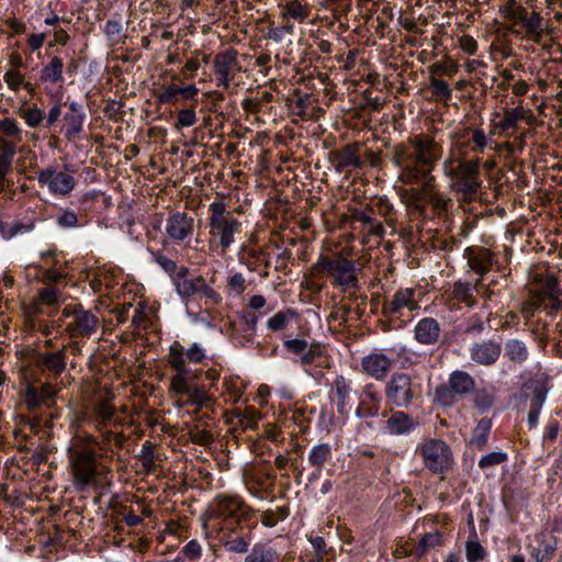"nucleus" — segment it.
Wrapping results in <instances>:
<instances>
[{
    "mask_svg": "<svg viewBox=\"0 0 562 562\" xmlns=\"http://www.w3.org/2000/svg\"><path fill=\"white\" fill-rule=\"evenodd\" d=\"M488 145L487 136L484 131L476 128L472 132L471 137V151L474 154H483L484 149Z\"/></svg>",
    "mask_w": 562,
    "mask_h": 562,
    "instance_id": "obj_51",
    "label": "nucleus"
},
{
    "mask_svg": "<svg viewBox=\"0 0 562 562\" xmlns=\"http://www.w3.org/2000/svg\"><path fill=\"white\" fill-rule=\"evenodd\" d=\"M427 203L432 207L437 216L446 215L452 206V200L446 193L440 192L435 187V178L426 179Z\"/></svg>",
    "mask_w": 562,
    "mask_h": 562,
    "instance_id": "obj_26",
    "label": "nucleus"
},
{
    "mask_svg": "<svg viewBox=\"0 0 562 562\" xmlns=\"http://www.w3.org/2000/svg\"><path fill=\"white\" fill-rule=\"evenodd\" d=\"M430 89H431V92H432L434 97L437 100L448 101V100L451 99L452 91L448 87V85H447V82L445 80L437 79V78H431V80H430Z\"/></svg>",
    "mask_w": 562,
    "mask_h": 562,
    "instance_id": "obj_50",
    "label": "nucleus"
},
{
    "mask_svg": "<svg viewBox=\"0 0 562 562\" xmlns=\"http://www.w3.org/2000/svg\"><path fill=\"white\" fill-rule=\"evenodd\" d=\"M19 113L25 124L31 128L40 126L46 117L44 111H42L36 104L21 108Z\"/></svg>",
    "mask_w": 562,
    "mask_h": 562,
    "instance_id": "obj_43",
    "label": "nucleus"
},
{
    "mask_svg": "<svg viewBox=\"0 0 562 562\" xmlns=\"http://www.w3.org/2000/svg\"><path fill=\"white\" fill-rule=\"evenodd\" d=\"M420 188L404 189L401 192V199L406 204L408 212L423 215L425 213V203H427L426 178H422Z\"/></svg>",
    "mask_w": 562,
    "mask_h": 562,
    "instance_id": "obj_24",
    "label": "nucleus"
},
{
    "mask_svg": "<svg viewBox=\"0 0 562 562\" xmlns=\"http://www.w3.org/2000/svg\"><path fill=\"white\" fill-rule=\"evenodd\" d=\"M165 232L172 241L183 243L193 235L194 220L186 212H173L166 220Z\"/></svg>",
    "mask_w": 562,
    "mask_h": 562,
    "instance_id": "obj_15",
    "label": "nucleus"
},
{
    "mask_svg": "<svg viewBox=\"0 0 562 562\" xmlns=\"http://www.w3.org/2000/svg\"><path fill=\"white\" fill-rule=\"evenodd\" d=\"M473 378L464 371H453L449 378V386L456 394L463 395L471 393L474 389Z\"/></svg>",
    "mask_w": 562,
    "mask_h": 562,
    "instance_id": "obj_35",
    "label": "nucleus"
},
{
    "mask_svg": "<svg viewBox=\"0 0 562 562\" xmlns=\"http://www.w3.org/2000/svg\"><path fill=\"white\" fill-rule=\"evenodd\" d=\"M415 452L420 457L425 468L432 473L442 474L452 467V451L441 439H425L417 445Z\"/></svg>",
    "mask_w": 562,
    "mask_h": 562,
    "instance_id": "obj_7",
    "label": "nucleus"
},
{
    "mask_svg": "<svg viewBox=\"0 0 562 562\" xmlns=\"http://www.w3.org/2000/svg\"><path fill=\"white\" fill-rule=\"evenodd\" d=\"M196 123V114L193 109L180 110L177 114L176 127H190Z\"/></svg>",
    "mask_w": 562,
    "mask_h": 562,
    "instance_id": "obj_56",
    "label": "nucleus"
},
{
    "mask_svg": "<svg viewBox=\"0 0 562 562\" xmlns=\"http://www.w3.org/2000/svg\"><path fill=\"white\" fill-rule=\"evenodd\" d=\"M352 392V383L342 375H338L331 386L330 397L337 405V412L341 416L348 414V405L350 402V394Z\"/></svg>",
    "mask_w": 562,
    "mask_h": 562,
    "instance_id": "obj_22",
    "label": "nucleus"
},
{
    "mask_svg": "<svg viewBox=\"0 0 562 562\" xmlns=\"http://www.w3.org/2000/svg\"><path fill=\"white\" fill-rule=\"evenodd\" d=\"M505 357L514 363L521 364L529 357V350L527 345L517 338H513L506 341L505 347Z\"/></svg>",
    "mask_w": 562,
    "mask_h": 562,
    "instance_id": "obj_34",
    "label": "nucleus"
},
{
    "mask_svg": "<svg viewBox=\"0 0 562 562\" xmlns=\"http://www.w3.org/2000/svg\"><path fill=\"white\" fill-rule=\"evenodd\" d=\"M228 290L240 295L246 290V280L241 273L233 274L227 283Z\"/></svg>",
    "mask_w": 562,
    "mask_h": 562,
    "instance_id": "obj_61",
    "label": "nucleus"
},
{
    "mask_svg": "<svg viewBox=\"0 0 562 562\" xmlns=\"http://www.w3.org/2000/svg\"><path fill=\"white\" fill-rule=\"evenodd\" d=\"M58 390L50 383H42L38 387L35 385H26L23 392V400L30 411L37 409L42 406L50 408L55 404V397Z\"/></svg>",
    "mask_w": 562,
    "mask_h": 562,
    "instance_id": "obj_17",
    "label": "nucleus"
},
{
    "mask_svg": "<svg viewBox=\"0 0 562 562\" xmlns=\"http://www.w3.org/2000/svg\"><path fill=\"white\" fill-rule=\"evenodd\" d=\"M490 430L491 422L488 419H481L474 428L471 442L477 448H482L487 442Z\"/></svg>",
    "mask_w": 562,
    "mask_h": 562,
    "instance_id": "obj_44",
    "label": "nucleus"
},
{
    "mask_svg": "<svg viewBox=\"0 0 562 562\" xmlns=\"http://www.w3.org/2000/svg\"><path fill=\"white\" fill-rule=\"evenodd\" d=\"M3 80L8 88L13 91H18L21 87L32 90L31 83L25 82L23 75L16 70L10 69L5 71L3 75Z\"/></svg>",
    "mask_w": 562,
    "mask_h": 562,
    "instance_id": "obj_48",
    "label": "nucleus"
},
{
    "mask_svg": "<svg viewBox=\"0 0 562 562\" xmlns=\"http://www.w3.org/2000/svg\"><path fill=\"white\" fill-rule=\"evenodd\" d=\"M172 281L177 294L186 303L194 297L204 299L207 305H217L222 302V295L202 276L190 273L186 267L179 268Z\"/></svg>",
    "mask_w": 562,
    "mask_h": 562,
    "instance_id": "obj_6",
    "label": "nucleus"
},
{
    "mask_svg": "<svg viewBox=\"0 0 562 562\" xmlns=\"http://www.w3.org/2000/svg\"><path fill=\"white\" fill-rule=\"evenodd\" d=\"M357 145H347L341 149L329 153V160L337 172L341 173L350 169H360L363 165L358 156Z\"/></svg>",
    "mask_w": 562,
    "mask_h": 562,
    "instance_id": "obj_21",
    "label": "nucleus"
},
{
    "mask_svg": "<svg viewBox=\"0 0 562 562\" xmlns=\"http://www.w3.org/2000/svg\"><path fill=\"white\" fill-rule=\"evenodd\" d=\"M404 307L409 311L419 308L418 302L415 300V290L412 288L397 290L392 300L384 303V311L389 315L397 314Z\"/></svg>",
    "mask_w": 562,
    "mask_h": 562,
    "instance_id": "obj_23",
    "label": "nucleus"
},
{
    "mask_svg": "<svg viewBox=\"0 0 562 562\" xmlns=\"http://www.w3.org/2000/svg\"><path fill=\"white\" fill-rule=\"evenodd\" d=\"M252 513L254 510L237 494L217 495L209 506L211 518L231 519L237 524L249 520Z\"/></svg>",
    "mask_w": 562,
    "mask_h": 562,
    "instance_id": "obj_8",
    "label": "nucleus"
},
{
    "mask_svg": "<svg viewBox=\"0 0 562 562\" xmlns=\"http://www.w3.org/2000/svg\"><path fill=\"white\" fill-rule=\"evenodd\" d=\"M245 562H279V555L272 548L255 544Z\"/></svg>",
    "mask_w": 562,
    "mask_h": 562,
    "instance_id": "obj_42",
    "label": "nucleus"
},
{
    "mask_svg": "<svg viewBox=\"0 0 562 562\" xmlns=\"http://www.w3.org/2000/svg\"><path fill=\"white\" fill-rule=\"evenodd\" d=\"M283 10L284 16L291 18L299 22H303L308 15L307 8L302 5L297 0H292L288 2L284 5Z\"/></svg>",
    "mask_w": 562,
    "mask_h": 562,
    "instance_id": "obj_45",
    "label": "nucleus"
},
{
    "mask_svg": "<svg viewBox=\"0 0 562 562\" xmlns=\"http://www.w3.org/2000/svg\"><path fill=\"white\" fill-rule=\"evenodd\" d=\"M176 373L170 379V391L173 395H186L189 393L190 389V380L196 376L202 370H196L195 372H182L175 371Z\"/></svg>",
    "mask_w": 562,
    "mask_h": 562,
    "instance_id": "obj_36",
    "label": "nucleus"
},
{
    "mask_svg": "<svg viewBox=\"0 0 562 562\" xmlns=\"http://www.w3.org/2000/svg\"><path fill=\"white\" fill-rule=\"evenodd\" d=\"M472 362L482 367H491L497 362L502 353V345L493 339H481L469 346Z\"/></svg>",
    "mask_w": 562,
    "mask_h": 562,
    "instance_id": "obj_16",
    "label": "nucleus"
},
{
    "mask_svg": "<svg viewBox=\"0 0 562 562\" xmlns=\"http://www.w3.org/2000/svg\"><path fill=\"white\" fill-rule=\"evenodd\" d=\"M464 144L452 143L448 157L442 162V172L450 180V188L465 198L473 196L481 187L480 160H463Z\"/></svg>",
    "mask_w": 562,
    "mask_h": 562,
    "instance_id": "obj_3",
    "label": "nucleus"
},
{
    "mask_svg": "<svg viewBox=\"0 0 562 562\" xmlns=\"http://www.w3.org/2000/svg\"><path fill=\"white\" fill-rule=\"evenodd\" d=\"M315 276L326 277L334 288L344 291L358 288L356 265L341 255L328 256L321 254L312 266Z\"/></svg>",
    "mask_w": 562,
    "mask_h": 562,
    "instance_id": "obj_4",
    "label": "nucleus"
},
{
    "mask_svg": "<svg viewBox=\"0 0 562 562\" xmlns=\"http://www.w3.org/2000/svg\"><path fill=\"white\" fill-rule=\"evenodd\" d=\"M37 181L54 195L66 196L76 186V179L71 173L48 167L37 171Z\"/></svg>",
    "mask_w": 562,
    "mask_h": 562,
    "instance_id": "obj_12",
    "label": "nucleus"
},
{
    "mask_svg": "<svg viewBox=\"0 0 562 562\" xmlns=\"http://www.w3.org/2000/svg\"><path fill=\"white\" fill-rule=\"evenodd\" d=\"M59 292L52 286L44 288L38 291L35 303L41 311L42 305L53 306L58 303Z\"/></svg>",
    "mask_w": 562,
    "mask_h": 562,
    "instance_id": "obj_46",
    "label": "nucleus"
},
{
    "mask_svg": "<svg viewBox=\"0 0 562 562\" xmlns=\"http://www.w3.org/2000/svg\"><path fill=\"white\" fill-rule=\"evenodd\" d=\"M67 134L75 136L82 130L83 117L81 115H71L66 117Z\"/></svg>",
    "mask_w": 562,
    "mask_h": 562,
    "instance_id": "obj_62",
    "label": "nucleus"
},
{
    "mask_svg": "<svg viewBox=\"0 0 562 562\" xmlns=\"http://www.w3.org/2000/svg\"><path fill=\"white\" fill-rule=\"evenodd\" d=\"M283 347L288 352L299 356L302 364H311L316 360V358H319L323 355V347L321 344H310L307 340L301 338L285 339L283 341Z\"/></svg>",
    "mask_w": 562,
    "mask_h": 562,
    "instance_id": "obj_20",
    "label": "nucleus"
},
{
    "mask_svg": "<svg viewBox=\"0 0 562 562\" xmlns=\"http://www.w3.org/2000/svg\"><path fill=\"white\" fill-rule=\"evenodd\" d=\"M296 317L297 313L294 310H283L269 317L266 321V327L271 331H280L285 329Z\"/></svg>",
    "mask_w": 562,
    "mask_h": 562,
    "instance_id": "obj_39",
    "label": "nucleus"
},
{
    "mask_svg": "<svg viewBox=\"0 0 562 562\" xmlns=\"http://www.w3.org/2000/svg\"><path fill=\"white\" fill-rule=\"evenodd\" d=\"M442 155V146L427 134H417L407 144L396 146L393 161L401 168L398 180L404 184H417L422 178H430L435 164Z\"/></svg>",
    "mask_w": 562,
    "mask_h": 562,
    "instance_id": "obj_1",
    "label": "nucleus"
},
{
    "mask_svg": "<svg viewBox=\"0 0 562 562\" xmlns=\"http://www.w3.org/2000/svg\"><path fill=\"white\" fill-rule=\"evenodd\" d=\"M34 222H23L21 220L0 221V234L3 238L10 239L18 235H22L33 231Z\"/></svg>",
    "mask_w": 562,
    "mask_h": 562,
    "instance_id": "obj_33",
    "label": "nucleus"
},
{
    "mask_svg": "<svg viewBox=\"0 0 562 562\" xmlns=\"http://www.w3.org/2000/svg\"><path fill=\"white\" fill-rule=\"evenodd\" d=\"M418 423L404 412H394L385 422L384 431L391 436L412 432Z\"/></svg>",
    "mask_w": 562,
    "mask_h": 562,
    "instance_id": "obj_27",
    "label": "nucleus"
},
{
    "mask_svg": "<svg viewBox=\"0 0 562 562\" xmlns=\"http://www.w3.org/2000/svg\"><path fill=\"white\" fill-rule=\"evenodd\" d=\"M361 369L369 376L381 381L394 366V359L380 350H374L361 359Z\"/></svg>",
    "mask_w": 562,
    "mask_h": 562,
    "instance_id": "obj_19",
    "label": "nucleus"
},
{
    "mask_svg": "<svg viewBox=\"0 0 562 562\" xmlns=\"http://www.w3.org/2000/svg\"><path fill=\"white\" fill-rule=\"evenodd\" d=\"M507 460V453L503 451H493L485 456H482L479 461V467L482 470H487L490 468L499 465Z\"/></svg>",
    "mask_w": 562,
    "mask_h": 562,
    "instance_id": "obj_49",
    "label": "nucleus"
},
{
    "mask_svg": "<svg viewBox=\"0 0 562 562\" xmlns=\"http://www.w3.org/2000/svg\"><path fill=\"white\" fill-rule=\"evenodd\" d=\"M238 70L237 52L229 48L218 53L214 58V74L216 76L217 86L228 89L233 78V72Z\"/></svg>",
    "mask_w": 562,
    "mask_h": 562,
    "instance_id": "obj_18",
    "label": "nucleus"
},
{
    "mask_svg": "<svg viewBox=\"0 0 562 562\" xmlns=\"http://www.w3.org/2000/svg\"><path fill=\"white\" fill-rule=\"evenodd\" d=\"M308 463L315 468L316 475H319L323 465L331 459V447L328 443H318L308 452Z\"/></svg>",
    "mask_w": 562,
    "mask_h": 562,
    "instance_id": "obj_37",
    "label": "nucleus"
},
{
    "mask_svg": "<svg viewBox=\"0 0 562 562\" xmlns=\"http://www.w3.org/2000/svg\"><path fill=\"white\" fill-rule=\"evenodd\" d=\"M557 541L551 538L542 541L539 548L532 552V555L537 562H547L553 557Z\"/></svg>",
    "mask_w": 562,
    "mask_h": 562,
    "instance_id": "obj_47",
    "label": "nucleus"
},
{
    "mask_svg": "<svg viewBox=\"0 0 562 562\" xmlns=\"http://www.w3.org/2000/svg\"><path fill=\"white\" fill-rule=\"evenodd\" d=\"M224 547L232 552L246 553L249 548V540L245 537H238L235 539H223Z\"/></svg>",
    "mask_w": 562,
    "mask_h": 562,
    "instance_id": "obj_54",
    "label": "nucleus"
},
{
    "mask_svg": "<svg viewBox=\"0 0 562 562\" xmlns=\"http://www.w3.org/2000/svg\"><path fill=\"white\" fill-rule=\"evenodd\" d=\"M539 292L549 300H557L560 292L557 278L554 276L547 277Z\"/></svg>",
    "mask_w": 562,
    "mask_h": 562,
    "instance_id": "obj_53",
    "label": "nucleus"
},
{
    "mask_svg": "<svg viewBox=\"0 0 562 562\" xmlns=\"http://www.w3.org/2000/svg\"><path fill=\"white\" fill-rule=\"evenodd\" d=\"M459 46L468 55H474L477 50V43L471 35H462L459 38Z\"/></svg>",
    "mask_w": 562,
    "mask_h": 562,
    "instance_id": "obj_63",
    "label": "nucleus"
},
{
    "mask_svg": "<svg viewBox=\"0 0 562 562\" xmlns=\"http://www.w3.org/2000/svg\"><path fill=\"white\" fill-rule=\"evenodd\" d=\"M465 554L467 560L469 562H479L484 558V549L476 541L468 542L465 548Z\"/></svg>",
    "mask_w": 562,
    "mask_h": 562,
    "instance_id": "obj_57",
    "label": "nucleus"
},
{
    "mask_svg": "<svg viewBox=\"0 0 562 562\" xmlns=\"http://www.w3.org/2000/svg\"><path fill=\"white\" fill-rule=\"evenodd\" d=\"M209 211L210 235L217 240L222 252H225L235 243V235L240 233L241 223L227 211L225 202L221 199L214 200Z\"/></svg>",
    "mask_w": 562,
    "mask_h": 562,
    "instance_id": "obj_5",
    "label": "nucleus"
},
{
    "mask_svg": "<svg viewBox=\"0 0 562 562\" xmlns=\"http://www.w3.org/2000/svg\"><path fill=\"white\" fill-rule=\"evenodd\" d=\"M23 140V131L20 123L13 117L0 120V180L3 179L4 169L9 168L18 151L16 147Z\"/></svg>",
    "mask_w": 562,
    "mask_h": 562,
    "instance_id": "obj_9",
    "label": "nucleus"
},
{
    "mask_svg": "<svg viewBox=\"0 0 562 562\" xmlns=\"http://www.w3.org/2000/svg\"><path fill=\"white\" fill-rule=\"evenodd\" d=\"M387 398L398 407L407 406L416 394L412 379L406 373H395L386 384Z\"/></svg>",
    "mask_w": 562,
    "mask_h": 562,
    "instance_id": "obj_13",
    "label": "nucleus"
},
{
    "mask_svg": "<svg viewBox=\"0 0 562 562\" xmlns=\"http://www.w3.org/2000/svg\"><path fill=\"white\" fill-rule=\"evenodd\" d=\"M181 553L187 555L190 560L198 561L202 555V547L193 539L182 548Z\"/></svg>",
    "mask_w": 562,
    "mask_h": 562,
    "instance_id": "obj_59",
    "label": "nucleus"
},
{
    "mask_svg": "<svg viewBox=\"0 0 562 562\" xmlns=\"http://www.w3.org/2000/svg\"><path fill=\"white\" fill-rule=\"evenodd\" d=\"M547 391L542 386H537L533 390V396L531 398L530 408L541 411L543 403L546 402Z\"/></svg>",
    "mask_w": 562,
    "mask_h": 562,
    "instance_id": "obj_64",
    "label": "nucleus"
},
{
    "mask_svg": "<svg viewBox=\"0 0 562 562\" xmlns=\"http://www.w3.org/2000/svg\"><path fill=\"white\" fill-rule=\"evenodd\" d=\"M527 9L516 0H507L498 9L502 18L510 21L513 24H519Z\"/></svg>",
    "mask_w": 562,
    "mask_h": 562,
    "instance_id": "obj_40",
    "label": "nucleus"
},
{
    "mask_svg": "<svg viewBox=\"0 0 562 562\" xmlns=\"http://www.w3.org/2000/svg\"><path fill=\"white\" fill-rule=\"evenodd\" d=\"M63 59L58 56H54L49 61L43 66L41 70V80L43 82L57 83L63 80Z\"/></svg>",
    "mask_w": 562,
    "mask_h": 562,
    "instance_id": "obj_38",
    "label": "nucleus"
},
{
    "mask_svg": "<svg viewBox=\"0 0 562 562\" xmlns=\"http://www.w3.org/2000/svg\"><path fill=\"white\" fill-rule=\"evenodd\" d=\"M213 403V397L209 395L202 386L194 385L190 389L189 393L187 394V401L181 404V406L194 405L199 408H202L207 407Z\"/></svg>",
    "mask_w": 562,
    "mask_h": 562,
    "instance_id": "obj_41",
    "label": "nucleus"
},
{
    "mask_svg": "<svg viewBox=\"0 0 562 562\" xmlns=\"http://www.w3.org/2000/svg\"><path fill=\"white\" fill-rule=\"evenodd\" d=\"M99 440L92 435H80L74 438L67 449L68 472L77 491H85L94 485L104 467L102 453L98 451Z\"/></svg>",
    "mask_w": 562,
    "mask_h": 562,
    "instance_id": "obj_2",
    "label": "nucleus"
},
{
    "mask_svg": "<svg viewBox=\"0 0 562 562\" xmlns=\"http://www.w3.org/2000/svg\"><path fill=\"white\" fill-rule=\"evenodd\" d=\"M56 223L63 228H75L78 226V216L74 211L63 210L57 215Z\"/></svg>",
    "mask_w": 562,
    "mask_h": 562,
    "instance_id": "obj_55",
    "label": "nucleus"
},
{
    "mask_svg": "<svg viewBox=\"0 0 562 562\" xmlns=\"http://www.w3.org/2000/svg\"><path fill=\"white\" fill-rule=\"evenodd\" d=\"M482 279H479L475 284L458 281L453 284L452 296L458 302L464 303L467 307L475 305L474 292H479L483 288Z\"/></svg>",
    "mask_w": 562,
    "mask_h": 562,
    "instance_id": "obj_32",
    "label": "nucleus"
},
{
    "mask_svg": "<svg viewBox=\"0 0 562 562\" xmlns=\"http://www.w3.org/2000/svg\"><path fill=\"white\" fill-rule=\"evenodd\" d=\"M526 111L521 106H516L504 112L503 117L495 123V131L505 137H509L514 131L518 130L519 122L525 117Z\"/></svg>",
    "mask_w": 562,
    "mask_h": 562,
    "instance_id": "obj_29",
    "label": "nucleus"
},
{
    "mask_svg": "<svg viewBox=\"0 0 562 562\" xmlns=\"http://www.w3.org/2000/svg\"><path fill=\"white\" fill-rule=\"evenodd\" d=\"M440 325L432 317H424L417 322L414 328V338L423 345H434L440 337Z\"/></svg>",
    "mask_w": 562,
    "mask_h": 562,
    "instance_id": "obj_25",
    "label": "nucleus"
},
{
    "mask_svg": "<svg viewBox=\"0 0 562 562\" xmlns=\"http://www.w3.org/2000/svg\"><path fill=\"white\" fill-rule=\"evenodd\" d=\"M155 261L164 271L169 273L171 277L176 276V272L180 268L177 267V263L172 259L168 258L167 256L160 252L155 254Z\"/></svg>",
    "mask_w": 562,
    "mask_h": 562,
    "instance_id": "obj_58",
    "label": "nucleus"
},
{
    "mask_svg": "<svg viewBox=\"0 0 562 562\" xmlns=\"http://www.w3.org/2000/svg\"><path fill=\"white\" fill-rule=\"evenodd\" d=\"M493 254L486 248L473 250L468 255V265L472 271L483 277L493 266Z\"/></svg>",
    "mask_w": 562,
    "mask_h": 562,
    "instance_id": "obj_31",
    "label": "nucleus"
},
{
    "mask_svg": "<svg viewBox=\"0 0 562 562\" xmlns=\"http://www.w3.org/2000/svg\"><path fill=\"white\" fill-rule=\"evenodd\" d=\"M63 314L69 319L66 331L70 337H90L99 327V318L81 305L67 306Z\"/></svg>",
    "mask_w": 562,
    "mask_h": 562,
    "instance_id": "obj_10",
    "label": "nucleus"
},
{
    "mask_svg": "<svg viewBox=\"0 0 562 562\" xmlns=\"http://www.w3.org/2000/svg\"><path fill=\"white\" fill-rule=\"evenodd\" d=\"M37 366L54 376L60 375L66 369V346L55 352H38Z\"/></svg>",
    "mask_w": 562,
    "mask_h": 562,
    "instance_id": "obj_28",
    "label": "nucleus"
},
{
    "mask_svg": "<svg viewBox=\"0 0 562 562\" xmlns=\"http://www.w3.org/2000/svg\"><path fill=\"white\" fill-rule=\"evenodd\" d=\"M88 423L98 431L110 426L123 425L124 419L116 415V409L111 403V398H101L91 405Z\"/></svg>",
    "mask_w": 562,
    "mask_h": 562,
    "instance_id": "obj_14",
    "label": "nucleus"
},
{
    "mask_svg": "<svg viewBox=\"0 0 562 562\" xmlns=\"http://www.w3.org/2000/svg\"><path fill=\"white\" fill-rule=\"evenodd\" d=\"M525 30V36L532 41L536 44H540L542 42L544 27H543V18L538 12L529 13L528 10L524 14V19H521L519 23Z\"/></svg>",
    "mask_w": 562,
    "mask_h": 562,
    "instance_id": "obj_30",
    "label": "nucleus"
},
{
    "mask_svg": "<svg viewBox=\"0 0 562 562\" xmlns=\"http://www.w3.org/2000/svg\"><path fill=\"white\" fill-rule=\"evenodd\" d=\"M441 546V533L438 531L425 533L418 544V551L423 554L430 548Z\"/></svg>",
    "mask_w": 562,
    "mask_h": 562,
    "instance_id": "obj_52",
    "label": "nucleus"
},
{
    "mask_svg": "<svg viewBox=\"0 0 562 562\" xmlns=\"http://www.w3.org/2000/svg\"><path fill=\"white\" fill-rule=\"evenodd\" d=\"M358 220L363 224V226L371 233L375 235H382L383 227L380 223L373 220L370 215L366 213H361L358 215Z\"/></svg>",
    "mask_w": 562,
    "mask_h": 562,
    "instance_id": "obj_60",
    "label": "nucleus"
},
{
    "mask_svg": "<svg viewBox=\"0 0 562 562\" xmlns=\"http://www.w3.org/2000/svg\"><path fill=\"white\" fill-rule=\"evenodd\" d=\"M205 357V349L200 344L193 342L188 348H184L179 341H175L169 347L166 360L175 371L192 372L189 363H199Z\"/></svg>",
    "mask_w": 562,
    "mask_h": 562,
    "instance_id": "obj_11",
    "label": "nucleus"
}]
</instances>
